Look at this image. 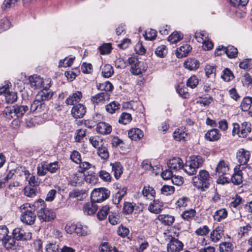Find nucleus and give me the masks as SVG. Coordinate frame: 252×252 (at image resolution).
Segmentation results:
<instances>
[{
  "instance_id": "nucleus-49",
  "label": "nucleus",
  "mask_w": 252,
  "mask_h": 252,
  "mask_svg": "<svg viewBox=\"0 0 252 252\" xmlns=\"http://www.w3.org/2000/svg\"><path fill=\"white\" fill-rule=\"evenodd\" d=\"M156 55L160 58H164L167 54V50L164 45H161L158 46L155 52Z\"/></svg>"
},
{
  "instance_id": "nucleus-35",
  "label": "nucleus",
  "mask_w": 252,
  "mask_h": 252,
  "mask_svg": "<svg viewBox=\"0 0 252 252\" xmlns=\"http://www.w3.org/2000/svg\"><path fill=\"white\" fill-rule=\"evenodd\" d=\"M89 141L95 148L98 149V148L103 146V144L102 138L97 135L90 137L89 138Z\"/></svg>"
},
{
  "instance_id": "nucleus-36",
  "label": "nucleus",
  "mask_w": 252,
  "mask_h": 252,
  "mask_svg": "<svg viewBox=\"0 0 252 252\" xmlns=\"http://www.w3.org/2000/svg\"><path fill=\"white\" fill-rule=\"evenodd\" d=\"M227 216V212L224 208L220 209L216 211L213 218L214 220L217 221H220L222 220L225 219Z\"/></svg>"
},
{
  "instance_id": "nucleus-28",
  "label": "nucleus",
  "mask_w": 252,
  "mask_h": 252,
  "mask_svg": "<svg viewBox=\"0 0 252 252\" xmlns=\"http://www.w3.org/2000/svg\"><path fill=\"white\" fill-rule=\"evenodd\" d=\"M184 66L190 70H195L199 67V63L195 59H189L184 62Z\"/></svg>"
},
{
  "instance_id": "nucleus-54",
  "label": "nucleus",
  "mask_w": 252,
  "mask_h": 252,
  "mask_svg": "<svg viewBox=\"0 0 252 252\" xmlns=\"http://www.w3.org/2000/svg\"><path fill=\"white\" fill-rule=\"evenodd\" d=\"M86 134V129H80L77 130L75 140L77 142H84V139Z\"/></svg>"
},
{
  "instance_id": "nucleus-48",
  "label": "nucleus",
  "mask_w": 252,
  "mask_h": 252,
  "mask_svg": "<svg viewBox=\"0 0 252 252\" xmlns=\"http://www.w3.org/2000/svg\"><path fill=\"white\" fill-rule=\"evenodd\" d=\"M37 192L36 187L27 186L24 189V194L29 197H33Z\"/></svg>"
},
{
  "instance_id": "nucleus-40",
  "label": "nucleus",
  "mask_w": 252,
  "mask_h": 252,
  "mask_svg": "<svg viewBox=\"0 0 252 252\" xmlns=\"http://www.w3.org/2000/svg\"><path fill=\"white\" fill-rule=\"evenodd\" d=\"M76 228L75 233L79 236H85L88 234V228L87 226L80 223L76 224Z\"/></svg>"
},
{
  "instance_id": "nucleus-61",
  "label": "nucleus",
  "mask_w": 252,
  "mask_h": 252,
  "mask_svg": "<svg viewBox=\"0 0 252 252\" xmlns=\"http://www.w3.org/2000/svg\"><path fill=\"white\" fill-rule=\"evenodd\" d=\"M109 207L108 206H103L97 213V218L99 220H104L107 216L109 211Z\"/></svg>"
},
{
  "instance_id": "nucleus-55",
  "label": "nucleus",
  "mask_w": 252,
  "mask_h": 252,
  "mask_svg": "<svg viewBox=\"0 0 252 252\" xmlns=\"http://www.w3.org/2000/svg\"><path fill=\"white\" fill-rule=\"evenodd\" d=\"M161 193L164 195H170L175 191L174 187L169 185H164L160 189Z\"/></svg>"
},
{
  "instance_id": "nucleus-64",
  "label": "nucleus",
  "mask_w": 252,
  "mask_h": 252,
  "mask_svg": "<svg viewBox=\"0 0 252 252\" xmlns=\"http://www.w3.org/2000/svg\"><path fill=\"white\" fill-rule=\"evenodd\" d=\"M239 66L243 69H251L252 68V60L249 59H245L240 63Z\"/></svg>"
},
{
  "instance_id": "nucleus-27",
  "label": "nucleus",
  "mask_w": 252,
  "mask_h": 252,
  "mask_svg": "<svg viewBox=\"0 0 252 252\" xmlns=\"http://www.w3.org/2000/svg\"><path fill=\"white\" fill-rule=\"evenodd\" d=\"M128 137L133 140L137 141L143 136L142 131L137 128H132L128 132Z\"/></svg>"
},
{
  "instance_id": "nucleus-3",
  "label": "nucleus",
  "mask_w": 252,
  "mask_h": 252,
  "mask_svg": "<svg viewBox=\"0 0 252 252\" xmlns=\"http://www.w3.org/2000/svg\"><path fill=\"white\" fill-rule=\"evenodd\" d=\"M192 182L193 186L197 189L205 190L210 185L211 178L209 172L205 170H200L197 176L192 178Z\"/></svg>"
},
{
  "instance_id": "nucleus-37",
  "label": "nucleus",
  "mask_w": 252,
  "mask_h": 252,
  "mask_svg": "<svg viewBox=\"0 0 252 252\" xmlns=\"http://www.w3.org/2000/svg\"><path fill=\"white\" fill-rule=\"evenodd\" d=\"M113 67L109 64L104 65L101 68V73L105 78H109L114 74Z\"/></svg>"
},
{
  "instance_id": "nucleus-32",
  "label": "nucleus",
  "mask_w": 252,
  "mask_h": 252,
  "mask_svg": "<svg viewBox=\"0 0 252 252\" xmlns=\"http://www.w3.org/2000/svg\"><path fill=\"white\" fill-rule=\"evenodd\" d=\"M176 236H178V235H176V233L174 232V229L171 228L165 231L161 237L165 242L169 243L175 238Z\"/></svg>"
},
{
  "instance_id": "nucleus-6",
  "label": "nucleus",
  "mask_w": 252,
  "mask_h": 252,
  "mask_svg": "<svg viewBox=\"0 0 252 252\" xmlns=\"http://www.w3.org/2000/svg\"><path fill=\"white\" fill-rule=\"evenodd\" d=\"M232 133L233 135H237L239 137H246L251 132V124L249 122H245L239 125L233 123Z\"/></svg>"
},
{
  "instance_id": "nucleus-60",
  "label": "nucleus",
  "mask_w": 252,
  "mask_h": 252,
  "mask_svg": "<svg viewBox=\"0 0 252 252\" xmlns=\"http://www.w3.org/2000/svg\"><path fill=\"white\" fill-rule=\"evenodd\" d=\"M101 55H106L110 53L112 47L110 43H104L99 47Z\"/></svg>"
},
{
  "instance_id": "nucleus-57",
  "label": "nucleus",
  "mask_w": 252,
  "mask_h": 252,
  "mask_svg": "<svg viewBox=\"0 0 252 252\" xmlns=\"http://www.w3.org/2000/svg\"><path fill=\"white\" fill-rule=\"evenodd\" d=\"M198 84V79L195 75L191 76L187 81V86L192 89L195 88Z\"/></svg>"
},
{
  "instance_id": "nucleus-24",
  "label": "nucleus",
  "mask_w": 252,
  "mask_h": 252,
  "mask_svg": "<svg viewBox=\"0 0 252 252\" xmlns=\"http://www.w3.org/2000/svg\"><path fill=\"white\" fill-rule=\"evenodd\" d=\"M243 170V169L236 170V167L234 168V173L231 178V181L233 184L239 185L242 183L243 177L242 171Z\"/></svg>"
},
{
  "instance_id": "nucleus-19",
  "label": "nucleus",
  "mask_w": 252,
  "mask_h": 252,
  "mask_svg": "<svg viewBox=\"0 0 252 252\" xmlns=\"http://www.w3.org/2000/svg\"><path fill=\"white\" fill-rule=\"evenodd\" d=\"M162 209L163 203L159 200H155L148 207V210L151 213L155 214L159 213Z\"/></svg>"
},
{
  "instance_id": "nucleus-59",
  "label": "nucleus",
  "mask_w": 252,
  "mask_h": 252,
  "mask_svg": "<svg viewBox=\"0 0 252 252\" xmlns=\"http://www.w3.org/2000/svg\"><path fill=\"white\" fill-rule=\"evenodd\" d=\"M75 58H65L63 60H60L59 63V67H66L71 66Z\"/></svg>"
},
{
  "instance_id": "nucleus-25",
  "label": "nucleus",
  "mask_w": 252,
  "mask_h": 252,
  "mask_svg": "<svg viewBox=\"0 0 252 252\" xmlns=\"http://www.w3.org/2000/svg\"><path fill=\"white\" fill-rule=\"evenodd\" d=\"M191 50V47L188 44H185L181 46L176 50V56L178 58L186 57Z\"/></svg>"
},
{
  "instance_id": "nucleus-56",
  "label": "nucleus",
  "mask_w": 252,
  "mask_h": 252,
  "mask_svg": "<svg viewBox=\"0 0 252 252\" xmlns=\"http://www.w3.org/2000/svg\"><path fill=\"white\" fill-rule=\"evenodd\" d=\"M189 202V199L188 197L183 196L179 198L176 202L175 204L177 207L181 208L187 206Z\"/></svg>"
},
{
  "instance_id": "nucleus-16",
  "label": "nucleus",
  "mask_w": 252,
  "mask_h": 252,
  "mask_svg": "<svg viewBox=\"0 0 252 252\" xmlns=\"http://www.w3.org/2000/svg\"><path fill=\"white\" fill-rule=\"evenodd\" d=\"M96 130L101 134H109L112 131V127L109 124L101 122L97 125Z\"/></svg>"
},
{
  "instance_id": "nucleus-30",
  "label": "nucleus",
  "mask_w": 252,
  "mask_h": 252,
  "mask_svg": "<svg viewBox=\"0 0 252 252\" xmlns=\"http://www.w3.org/2000/svg\"><path fill=\"white\" fill-rule=\"evenodd\" d=\"M2 244L3 246L6 249H12L13 247L15 246L16 244V240L13 236L11 237L7 235L2 241Z\"/></svg>"
},
{
  "instance_id": "nucleus-33",
  "label": "nucleus",
  "mask_w": 252,
  "mask_h": 252,
  "mask_svg": "<svg viewBox=\"0 0 252 252\" xmlns=\"http://www.w3.org/2000/svg\"><path fill=\"white\" fill-rule=\"evenodd\" d=\"M189 161L196 170L201 167L204 162L203 158L200 156H191Z\"/></svg>"
},
{
  "instance_id": "nucleus-45",
  "label": "nucleus",
  "mask_w": 252,
  "mask_h": 252,
  "mask_svg": "<svg viewBox=\"0 0 252 252\" xmlns=\"http://www.w3.org/2000/svg\"><path fill=\"white\" fill-rule=\"evenodd\" d=\"M234 76L232 71L228 68H225L221 75V78L225 82H229L234 78Z\"/></svg>"
},
{
  "instance_id": "nucleus-63",
  "label": "nucleus",
  "mask_w": 252,
  "mask_h": 252,
  "mask_svg": "<svg viewBox=\"0 0 252 252\" xmlns=\"http://www.w3.org/2000/svg\"><path fill=\"white\" fill-rule=\"evenodd\" d=\"M194 37L198 42L202 43L208 38L206 32L204 31L196 32Z\"/></svg>"
},
{
  "instance_id": "nucleus-10",
  "label": "nucleus",
  "mask_w": 252,
  "mask_h": 252,
  "mask_svg": "<svg viewBox=\"0 0 252 252\" xmlns=\"http://www.w3.org/2000/svg\"><path fill=\"white\" fill-rule=\"evenodd\" d=\"M109 196L107 191L104 189H94L91 193V201L94 202H101Z\"/></svg>"
},
{
  "instance_id": "nucleus-5",
  "label": "nucleus",
  "mask_w": 252,
  "mask_h": 252,
  "mask_svg": "<svg viewBox=\"0 0 252 252\" xmlns=\"http://www.w3.org/2000/svg\"><path fill=\"white\" fill-rule=\"evenodd\" d=\"M31 111L26 105H16L12 109L6 108L3 111V115L7 118H13V114L17 118L22 117L24 114H28Z\"/></svg>"
},
{
  "instance_id": "nucleus-2",
  "label": "nucleus",
  "mask_w": 252,
  "mask_h": 252,
  "mask_svg": "<svg viewBox=\"0 0 252 252\" xmlns=\"http://www.w3.org/2000/svg\"><path fill=\"white\" fill-rule=\"evenodd\" d=\"M229 171L228 162L224 160H220L215 169V174L219 177L217 181L218 184L223 185L229 182Z\"/></svg>"
},
{
  "instance_id": "nucleus-20",
  "label": "nucleus",
  "mask_w": 252,
  "mask_h": 252,
  "mask_svg": "<svg viewBox=\"0 0 252 252\" xmlns=\"http://www.w3.org/2000/svg\"><path fill=\"white\" fill-rule=\"evenodd\" d=\"M220 136L221 134L220 133L219 130L216 128L208 131L205 135V139L210 141H217L220 138Z\"/></svg>"
},
{
  "instance_id": "nucleus-39",
  "label": "nucleus",
  "mask_w": 252,
  "mask_h": 252,
  "mask_svg": "<svg viewBox=\"0 0 252 252\" xmlns=\"http://www.w3.org/2000/svg\"><path fill=\"white\" fill-rule=\"evenodd\" d=\"M183 38V34L181 32H174L169 36L168 40L170 43L174 44L180 41Z\"/></svg>"
},
{
  "instance_id": "nucleus-1",
  "label": "nucleus",
  "mask_w": 252,
  "mask_h": 252,
  "mask_svg": "<svg viewBox=\"0 0 252 252\" xmlns=\"http://www.w3.org/2000/svg\"><path fill=\"white\" fill-rule=\"evenodd\" d=\"M48 88L39 92L36 95L35 100L31 106V110L34 112H42L44 110L45 105L42 101L48 100L53 96V92L48 90Z\"/></svg>"
},
{
  "instance_id": "nucleus-26",
  "label": "nucleus",
  "mask_w": 252,
  "mask_h": 252,
  "mask_svg": "<svg viewBox=\"0 0 252 252\" xmlns=\"http://www.w3.org/2000/svg\"><path fill=\"white\" fill-rule=\"evenodd\" d=\"M110 94L106 92H101L94 96L92 98V101L94 103H98L103 102L109 99Z\"/></svg>"
},
{
  "instance_id": "nucleus-23",
  "label": "nucleus",
  "mask_w": 252,
  "mask_h": 252,
  "mask_svg": "<svg viewBox=\"0 0 252 252\" xmlns=\"http://www.w3.org/2000/svg\"><path fill=\"white\" fill-rule=\"evenodd\" d=\"M173 137L177 141L186 140L188 135L185 127L182 126L176 129L173 133Z\"/></svg>"
},
{
  "instance_id": "nucleus-46",
  "label": "nucleus",
  "mask_w": 252,
  "mask_h": 252,
  "mask_svg": "<svg viewBox=\"0 0 252 252\" xmlns=\"http://www.w3.org/2000/svg\"><path fill=\"white\" fill-rule=\"evenodd\" d=\"M97 88L99 90L104 91V92L108 93V92L111 91L113 90V86L109 81H106L97 85Z\"/></svg>"
},
{
  "instance_id": "nucleus-7",
  "label": "nucleus",
  "mask_w": 252,
  "mask_h": 252,
  "mask_svg": "<svg viewBox=\"0 0 252 252\" xmlns=\"http://www.w3.org/2000/svg\"><path fill=\"white\" fill-rule=\"evenodd\" d=\"M128 63L131 66L130 72L134 75H137L145 72L147 65L143 62L139 61L135 57H130L128 59Z\"/></svg>"
},
{
  "instance_id": "nucleus-41",
  "label": "nucleus",
  "mask_w": 252,
  "mask_h": 252,
  "mask_svg": "<svg viewBox=\"0 0 252 252\" xmlns=\"http://www.w3.org/2000/svg\"><path fill=\"white\" fill-rule=\"evenodd\" d=\"M120 108V104L117 101H112L105 106L107 112L110 114H113L116 111Z\"/></svg>"
},
{
  "instance_id": "nucleus-62",
  "label": "nucleus",
  "mask_w": 252,
  "mask_h": 252,
  "mask_svg": "<svg viewBox=\"0 0 252 252\" xmlns=\"http://www.w3.org/2000/svg\"><path fill=\"white\" fill-rule=\"evenodd\" d=\"M219 248L220 252H231L233 249L232 245L228 242L221 243Z\"/></svg>"
},
{
  "instance_id": "nucleus-58",
  "label": "nucleus",
  "mask_w": 252,
  "mask_h": 252,
  "mask_svg": "<svg viewBox=\"0 0 252 252\" xmlns=\"http://www.w3.org/2000/svg\"><path fill=\"white\" fill-rule=\"evenodd\" d=\"M131 116L130 114L123 113L120 117L119 122L124 125H126L131 121Z\"/></svg>"
},
{
  "instance_id": "nucleus-51",
  "label": "nucleus",
  "mask_w": 252,
  "mask_h": 252,
  "mask_svg": "<svg viewBox=\"0 0 252 252\" xmlns=\"http://www.w3.org/2000/svg\"><path fill=\"white\" fill-rule=\"evenodd\" d=\"M252 104V97H245L241 102V106L243 111L248 110Z\"/></svg>"
},
{
  "instance_id": "nucleus-13",
  "label": "nucleus",
  "mask_w": 252,
  "mask_h": 252,
  "mask_svg": "<svg viewBox=\"0 0 252 252\" xmlns=\"http://www.w3.org/2000/svg\"><path fill=\"white\" fill-rule=\"evenodd\" d=\"M167 164L169 169L174 171L180 170L183 167V161L179 157H174L169 159Z\"/></svg>"
},
{
  "instance_id": "nucleus-9",
  "label": "nucleus",
  "mask_w": 252,
  "mask_h": 252,
  "mask_svg": "<svg viewBox=\"0 0 252 252\" xmlns=\"http://www.w3.org/2000/svg\"><path fill=\"white\" fill-rule=\"evenodd\" d=\"M250 153L244 149H240L237 153V158L239 164H237L236 170L239 169H245L248 167L247 163L249 161Z\"/></svg>"
},
{
  "instance_id": "nucleus-52",
  "label": "nucleus",
  "mask_w": 252,
  "mask_h": 252,
  "mask_svg": "<svg viewBox=\"0 0 252 252\" xmlns=\"http://www.w3.org/2000/svg\"><path fill=\"white\" fill-rule=\"evenodd\" d=\"M31 206L32 207V209L34 212H35V210L38 212V211H41L44 209L46 205L44 201L40 199L35 201Z\"/></svg>"
},
{
  "instance_id": "nucleus-47",
  "label": "nucleus",
  "mask_w": 252,
  "mask_h": 252,
  "mask_svg": "<svg viewBox=\"0 0 252 252\" xmlns=\"http://www.w3.org/2000/svg\"><path fill=\"white\" fill-rule=\"evenodd\" d=\"M205 71L208 78H214L216 75V67L213 65L208 64L205 67Z\"/></svg>"
},
{
  "instance_id": "nucleus-43",
  "label": "nucleus",
  "mask_w": 252,
  "mask_h": 252,
  "mask_svg": "<svg viewBox=\"0 0 252 252\" xmlns=\"http://www.w3.org/2000/svg\"><path fill=\"white\" fill-rule=\"evenodd\" d=\"M196 214L195 211L191 209L186 210L181 215L182 218L185 220L190 221L192 220Z\"/></svg>"
},
{
  "instance_id": "nucleus-50",
  "label": "nucleus",
  "mask_w": 252,
  "mask_h": 252,
  "mask_svg": "<svg viewBox=\"0 0 252 252\" xmlns=\"http://www.w3.org/2000/svg\"><path fill=\"white\" fill-rule=\"evenodd\" d=\"M97 154L99 157L103 159H107L109 156V154L107 148L104 146L101 147L97 149Z\"/></svg>"
},
{
  "instance_id": "nucleus-38",
  "label": "nucleus",
  "mask_w": 252,
  "mask_h": 252,
  "mask_svg": "<svg viewBox=\"0 0 252 252\" xmlns=\"http://www.w3.org/2000/svg\"><path fill=\"white\" fill-rule=\"evenodd\" d=\"M126 191L127 189L125 187L120 189L113 198V201L114 203L118 204L122 199L123 197L126 195Z\"/></svg>"
},
{
  "instance_id": "nucleus-18",
  "label": "nucleus",
  "mask_w": 252,
  "mask_h": 252,
  "mask_svg": "<svg viewBox=\"0 0 252 252\" xmlns=\"http://www.w3.org/2000/svg\"><path fill=\"white\" fill-rule=\"evenodd\" d=\"M82 97V93L80 91H76L70 95L65 102L67 105H75L80 101Z\"/></svg>"
},
{
  "instance_id": "nucleus-8",
  "label": "nucleus",
  "mask_w": 252,
  "mask_h": 252,
  "mask_svg": "<svg viewBox=\"0 0 252 252\" xmlns=\"http://www.w3.org/2000/svg\"><path fill=\"white\" fill-rule=\"evenodd\" d=\"M29 80L31 87L34 90L41 87L44 89L49 88L50 87L51 81L49 79L43 80L39 76H31Z\"/></svg>"
},
{
  "instance_id": "nucleus-44",
  "label": "nucleus",
  "mask_w": 252,
  "mask_h": 252,
  "mask_svg": "<svg viewBox=\"0 0 252 252\" xmlns=\"http://www.w3.org/2000/svg\"><path fill=\"white\" fill-rule=\"evenodd\" d=\"M47 162L43 161L37 165V175L39 176H45L47 171Z\"/></svg>"
},
{
  "instance_id": "nucleus-53",
  "label": "nucleus",
  "mask_w": 252,
  "mask_h": 252,
  "mask_svg": "<svg viewBox=\"0 0 252 252\" xmlns=\"http://www.w3.org/2000/svg\"><path fill=\"white\" fill-rule=\"evenodd\" d=\"M237 53V49L234 46L229 45L226 47V54L229 58H236Z\"/></svg>"
},
{
  "instance_id": "nucleus-15",
  "label": "nucleus",
  "mask_w": 252,
  "mask_h": 252,
  "mask_svg": "<svg viewBox=\"0 0 252 252\" xmlns=\"http://www.w3.org/2000/svg\"><path fill=\"white\" fill-rule=\"evenodd\" d=\"M86 112L85 107L81 104L74 105L71 109V114L76 119L82 118Z\"/></svg>"
},
{
  "instance_id": "nucleus-31",
  "label": "nucleus",
  "mask_w": 252,
  "mask_h": 252,
  "mask_svg": "<svg viewBox=\"0 0 252 252\" xmlns=\"http://www.w3.org/2000/svg\"><path fill=\"white\" fill-rule=\"evenodd\" d=\"M112 170L114 172L115 177L118 179L123 173V167L120 162H115L110 164Z\"/></svg>"
},
{
  "instance_id": "nucleus-29",
  "label": "nucleus",
  "mask_w": 252,
  "mask_h": 252,
  "mask_svg": "<svg viewBox=\"0 0 252 252\" xmlns=\"http://www.w3.org/2000/svg\"><path fill=\"white\" fill-rule=\"evenodd\" d=\"M98 209V206L95 203L91 201L86 203L84 206V211L88 215L94 214Z\"/></svg>"
},
{
  "instance_id": "nucleus-17",
  "label": "nucleus",
  "mask_w": 252,
  "mask_h": 252,
  "mask_svg": "<svg viewBox=\"0 0 252 252\" xmlns=\"http://www.w3.org/2000/svg\"><path fill=\"white\" fill-rule=\"evenodd\" d=\"M71 180L73 183L80 184L83 183L85 180L88 181L89 176L86 177L84 173L78 170L76 173H73L71 175Z\"/></svg>"
},
{
  "instance_id": "nucleus-42",
  "label": "nucleus",
  "mask_w": 252,
  "mask_h": 252,
  "mask_svg": "<svg viewBox=\"0 0 252 252\" xmlns=\"http://www.w3.org/2000/svg\"><path fill=\"white\" fill-rule=\"evenodd\" d=\"M182 169L189 175H193L197 172V170L193 166L189 161H187L185 165L183 164Z\"/></svg>"
},
{
  "instance_id": "nucleus-21",
  "label": "nucleus",
  "mask_w": 252,
  "mask_h": 252,
  "mask_svg": "<svg viewBox=\"0 0 252 252\" xmlns=\"http://www.w3.org/2000/svg\"><path fill=\"white\" fill-rule=\"evenodd\" d=\"M158 220L163 225H171L175 220L173 216L168 214H160L158 216Z\"/></svg>"
},
{
  "instance_id": "nucleus-14",
  "label": "nucleus",
  "mask_w": 252,
  "mask_h": 252,
  "mask_svg": "<svg viewBox=\"0 0 252 252\" xmlns=\"http://www.w3.org/2000/svg\"><path fill=\"white\" fill-rule=\"evenodd\" d=\"M184 245L176 238L168 243L167 249L168 252H179L183 250Z\"/></svg>"
},
{
  "instance_id": "nucleus-34",
  "label": "nucleus",
  "mask_w": 252,
  "mask_h": 252,
  "mask_svg": "<svg viewBox=\"0 0 252 252\" xmlns=\"http://www.w3.org/2000/svg\"><path fill=\"white\" fill-rule=\"evenodd\" d=\"M142 194L146 198L152 200L155 196L156 192L152 187L146 186L142 190Z\"/></svg>"
},
{
  "instance_id": "nucleus-12",
  "label": "nucleus",
  "mask_w": 252,
  "mask_h": 252,
  "mask_svg": "<svg viewBox=\"0 0 252 252\" xmlns=\"http://www.w3.org/2000/svg\"><path fill=\"white\" fill-rule=\"evenodd\" d=\"M12 235L16 240H30L32 239V234L31 232H25L20 228H16L13 230Z\"/></svg>"
},
{
  "instance_id": "nucleus-4",
  "label": "nucleus",
  "mask_w": 252,
  "mask_h": 252,
  "mask_svg": "<svg viewBox=\"0 0 252 252\" xmlns=\"http://www.w3.org/2000/svg\"><path fill=\"white\" fill-rule=\"evenodd\" d=\"M21 220L27 224H32L36 219V214L30 204H25L21 206Z\"/></svg>"
},
{
  "instance_id": "nucleus-11",
  "label": "nucleus",
  "mask_w": 252,
  "mask_h": 252,
  "mask_svg": "<svg viewBox=\"0 0 252 252\" xmlns=\"http://www.w3.org/2000/svg\"><path fill=\"white\" fill-rule=\"evenodd\" d=\"M37 216L40 220L45 222L51 221L56 217V213L53 210L46 207L41 211H38Z\"/></svg>"
},
{
  "instance_id": "nucleus-22",
  "label": "nucleus",
  "mask_w": 252,
  "mask_h": 252,
  "mask_svg": "<svg viewBox=\"0 0 252 252\" xmlns=\"http://www.w3.org/2000/svg\"><path fill=\"white\" fill-rule=\"evenodd\" d=\"M223 235V229L222 226H218L213 230L210 234V238L214 242L219 241Z\"/></svg>"
}]
</instances>
